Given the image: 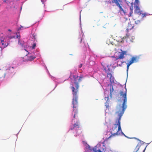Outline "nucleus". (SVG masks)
<instances>
[{"label":"nucleus","instance_id":"obj_1","mask_svg":"<svg viewBox=\"0 0 152 152\" xmlns=\"http://www.w3.org/2000/svg\"><path fill=\"white\" fill-rule=\"evenodd\" d=\"M78 76H73L74 82V83L75 84V87L72 86L71 87L72 91L73 99H72V104L73 105V112H72V115H73V118H75V116L77 114V107H78V103L77 102L78 96L77 95V93L78 92V88L79 87V83L80 82L81 79L83 77L82 75L79 77Z\"/></svg>","mask_w":152,"mask_h":152},{"label":"nucleus","instance_id":"obj_2","mask_svg":"<svg viewBox=\"0 0 152 152\" xmlns=\"http://www.w3.org/2000/svg\"><path fill=\"white\" fill-rule=\"evenodd\" d=\"M124 113L119 112L118 113L117 111L116 113L118 114V116L119 117L117 121L116 122V124H114V126H113L110 129V132L112 134L114 135H119L121 134L122 135L128 138L124 133L122 131L121 126V118Z\"/></svg>","mask_w":152,"mask_h":152},{"label":"nucleus","instance_id":"obj_3","mask_svg":"<svg viewBox=\"0 0 152 152\" xmlns=\"http://www.w3.org/2000/svg\"><path fill=\"white\" fill-rule=\"evenodd\" d=\"M119 94L121 96V99H122L123 101L122 106L120 105H119L117 107V111H118V113L119 112L124 113L127 107V90L126 88L124 87L121 90L119 91Z\"/></svg>","mask_w":152,"mask_h":152},{"label":"nucleus","instance_id":"obj_4","mask_svg":"<svg viewBox=\"0 0 152 152\" xmlns=\"http://www.w3.org/2000/svg\"><path fill=\"white\" fill-rule=\"evenodd\" d=\"M134 13L137 14L139 15H141L142 18H143L144 17H146L148 15V14L146 13H143L142 11L140 10L139 7L137 6L134 10Z\"/></svg>","mask_w":152,"mask_h":152},{"label":"nucleus","instance_id":"obj_5","mask_svg":"<svg viewBox=\"0 0 152 152\" xmlns=\"http://www.w3.org/2000/svg\"><path fill=\"white\" fill-rule=\"evenodd\" d=\"M104 70L107 73V77L109 78L110 81V83H114V78L112 76V74L111 73H109L107 72L106 68H104Z\"/></svg>","mask_w":152,"mask_h":152},{"label":"nucleus","instance_id":"obj_6","mask_svg":"<svg viewBox=\"0 0 152 152\" xmlns=\"http://www.w3.org/2000/svg\"><path fill=\"white\" fill-rule=\"evenodd\" d=\"M137 57H133L132 58L131 60L129 62H128V63L127 64V70H128V69H129V67L131 64H132V63H133L134 62H136L137 61H136L137 60Z\"/></svg>","mask_w":152,"mask_h":152},{"label":"nucleus","instance_id":"obj_7","mask_svg":"<svg viewBox=\"0 0 152 152\" xmlns=\"http://www.w3.org/2000/svg\"><path fill=\"white\" fill-rule=\"evenodd\" d=\"M80 127V124L78 122H77L76 123L74 124L73 126H71L70 128L71 130L73 129L77 130Z\"/></svg>","mask_w":152,"mask_h":152},{"label":"nucleus","instance_id":"obj_8","mask_svg":"<svg viewBox=\"0 0 152 152\" xmlns=\"http://www.w3.org/2000/svg\"><path fill=\"white\" fill-rule=\"evenodd\" d=\"M126 51H122L120 54L118 56V57L116 58V59H123L124 57V55H126Z\"/></svg>","mask_w":152,"mask_h":152},{"label":"nucleus","instance_id":"obj_9","mask_svg":"<svg viewBox=\"0 0 152 152\" xmlns=\"http://www.w3.org/2000/svg\"><path fill=\"white\" fill-rule=\"evenodd\" d=\"M134 27V25L132 23V22H130L129 23H128V25L127 28L126 29L127 31L128 32V31L129 29V30L132 29V28H133Z\"/></svg>","mask_w":152,"mask_h":152},{"label":"nucleus","instance_id":"obj_10","mask_svg":"<svg viewBox=\"0 0 152 152\" xmlns=\"http://www.w3.org/2000/svg\"><path fill=\"white\" fill-rule=\"evenodd\" d=\"M0 40L1 41V43L2 47L3 48H6L8 45V43H7L5 42H4L2 39H1Z\"/></svg>","mask_w":152,"mask_h":152},{"label":"nucleus","instance_id":"obj_11","mask_svg":"<svg viewBox=\"0 0 152 152\" xmlns=\"http://www.w3.org/2000/svg\"><path fill=\"white\" fill-rule=\"evenodd\" d=\"M83 38V35L80 34H79L77 37V42L79 43H81Z\"/></svg>","mask_w":152,"mask_h":152},{"label":"nucleus","instance_id":"obj_12","mask_svg":"<svg viewBox=\"0 0 152 152\" xmlns=\"http://www.w3.org/2000/svg\"><path fill=\"white\" fill-rule=\"evenodd\" d=\"M133 4L131 5L130 7V12L128 15L130 17L132 15V14L133 13Z\"/></svg>","mask_w":152,"mask_h":152},{"label":"nucleus","instance_id":"obj_13","mask_svg":"<svg viewBox=\"0 0 152 152\" xmlns=\"http://www.w3.org/2000/svg\"><path fill=\"white\" fill-rule=\"evenodd\" d=\"M125 1L128 5L133 4L132 0H125Z\"/></svg>","mask_w":152,"mask_h":152},{"label":"nucleus","instance_id":"obj_14","mask_svg":"<svg viewBox=\"0 0 152 152\" xmlns=\"http://www.w3.org/2000/svg\"><path fill=\"white\" fill-rule=\"evenodd\" d=\"M36 58V57L34 56H30L29 57L28 60L30 61H32Z\"/></svg>","mask_w":152,"mask_h":152},{"label":"nucleus","instance_id":"obj_15","mask_svg":"<svg viewBox=\"0 0 152 152\" xmlns=\"http://www.w3.org/2000/svg\"><path fill=\"white\" fill-rule=\"evenodd\" d=\"M141 21L140 20H137L135 21V23L137 24H139L140 23Z\"/></svg>","mask_w":152,"mask_h":152},{"label":"nucleus","instance_id":"obj_16","mask_svg":"<svg viewBox=\"0 0 152 152\" xmlns=\"http://www.w3.org/2000/svg\"><path fill=\"white\" fill-rule=\"evenodd\" d=\"M124 37H123V38H122L121 40H118V42H124Z\"/></svg>","mask_w":152,"mask_h":152},{"label":"nucleus","instance_id":"obj_17","mask_svg":"<svg viewBox=\"0 0 152 152\" xmlns=\"http://www.w3.org/2000/svg\"><path fill=\"white\" fill-rule=\"evenodd\" d=\"M36 45V43H34L32 47V49H34L35 48Z\"/></svg>","mask_w":152,"mask_h":152},{"label":"nucleus","instance_id":"obj_18","mask_svg":"<svg viewBox=\"0 0 152 152\" xmlns=\"http://www.w3.org/2000/svg\"><path fill=\"white\" fill-rule=\"evenodd\" d=\"M139 1L138 0H135V4H138L139 3Z\"/></svg>","mask_w":152,"mask_h":152},{"label":"nucleus","instance_id":"obj_19","mask_svg":"<svg viewBox=\"0 0 152 152\" xmlns=\"http://www.w3.org/2000/svg\"><path fill=\"white\" fill-rule=\"evenodd\" d=\"M18 44L21 45L22 46L23 45V44L20 42L19 40L18 41Z\"/></svg>","mask_w":152,"mask_h":152},{"label":"nucleus","instance_id":"obj_20","mask_svg":"<svg viewBox=\"0 0 152 152\" xmlns=\"http://www.w3.org/2000/svg\"><path fill=\"white\" fill-rule=\"evenodd\" d=\"M33 39H34V40H36V36L35 35H34L33 36Z\"/></svg>","mask_w":152,"mask_h":152},{"label":"nucleus","instance_id":"obj_21","mask_svg":"<svg viewBox=\"0 0 152 152\" xmlns=\"http://www.w3.org/2000/svg\"><path fill=\"white\" fill-rule=\"evenodd\" d=\"M83 64H80L79 66V68H81Z\"/></svg>","mask_w":152,"mask_h":152},{"label":"nucleus","instance_id":"obj_22","mask_svg":"<svg viewBox=\"0 0 152 152\" xmlns=\"http://www.w3.org/2000/svg\"><path fill=\"white\" fill-rule=\"evenodd\" d=\"M16 37L17 38H20V37L19 36H19H18V34L17 33L16 34Z\"/></svg>","mask_w":152,"mask_h":152},{"label":"nucleus","instance_id":"obj_23","mask_svg":"<svg viewBox=\"0 0 152 152\" xmlns=\"http://www.w3.org/2000/svg\"><path fill=\"white\" fill-rule=\"evenodd\" d=\"M2 50L1 48L0 47V51Z\"/></svg>","mask_w":152,"mask_h":152},{"label":"nucleus","instance_id":"obj_24","mask_svg":"<svg viewBox=\"0 0 152 152\" xmlns=\"http://www.w3.org/2000/svg\"><path fill=\"white\" fill-rule=\"evenodd\" d=\"M20 29L21 28H23V27L22 26H20Z\"/></svg>","mask_w":152,"mask_h":152},{"label":"nucleus","instance_id":"obj_25","mask_svg":"<svg viewBox=\"0 0 152 152\" xmlns=\"http://www.w3.org/2000/svg\"><path fill=\"white\" fill-rule=\"evenodd\" d=\"M8 31H11L10 29H9V30H8Z\"/></svg>","mask_w":152,"mask_h":152},{"label":"nucleus","instance_id":"obj_26","mask_svg":"<svg viewBox=\"0 0 152 152\" xmlns=\"http://www.w3.org/2000/svg\"><path fill=\"white\" fill-rule=\"evenodd\" d=\"M126 36L127 37H128V36L127 34H126Z\"/></svg>","mask_w":152,"mask_h":152},{"label":"nucleus","instance_id":"obj_27","mask_svg":"<svg viewBox=\"0 0 152 152\" xmlns=\"http://www.w3.org/2000/svg\"><path fill=\"white\" fill-rule=\"evenodd\" d=\"M94 151H95V152H96V151H95L94 150Z\"/></svg>","mask_w":152,"mask_h":152},{"label":"nucleus","instance_id":"obj_28","mask_svg":"<svg viewBox=\"0 0 152 152\" xmlns=\"http://www.w3.org/2000/svg\"><path fill=\"white\" fill-rule=\"evenodd\" d=\"M112 89H113V88H112Z\"/></svg>","mask_w":152,"mask_h":152}]
</instances>
